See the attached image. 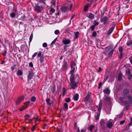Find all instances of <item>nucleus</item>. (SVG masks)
<instances>
[{"label": "nucleus", "instance_id": "13d9d810", "mask_svg": "<svg viewBox=\"0 0 132 132\" xmlns=\"http://www.w3.org/2000/svg\"><path fill=\"white\" fill-rule=\"evenodd\" d=\"M108 78V76L107 75H106L105 76L104 78V80H105V81H106V80Z\"/></svg>", "mask_w": 132, "mask_h": 132}, {"label": "nucleus", "instance_id": "1a4fd4ad", "mask_svg": "<svg viewBox=\"0 0 132 132\" xmlns=\"http://www.w3.org/2000/svg\"><path fill=\"white\" fill-rule=\"evenodd\" d=\"M24 97V96H22L19 98L16 102V104L18 105L19 103H20L23 100Z\"/></svg>", "mask_w": 132, "mask_h": 132}, {"label": "nucleus", "instance_id": "bf43d9fd", "mask_svg": "<svg viewBox=\"0 0 132 132\" xmlns=\"http://www.w3.org/2000/svg\"><path fill=\"white\" fill-rule=\"evenodd\" d=\"M42 53L41 52H39L38 54L37 55V57H41L42 55Z\"/></svg>", "mask_w": 132, "mask_h": 132}, {"label": "nucleus", "instance_id": "6e6552de", "mask_svg": "<svg viewBox=\"0 0 132 132\" xmlns=\"http://www.w3.org/2000/svg\"><path fill=\"white\" fill-rule=\"evenodd\" d=\"M34 9L36 12H40L42 11V7L36 4L34 7Z\"/></svg>", "mask_w": 132, "mask_h": 132}, {"label": "nucleus", "instance_id": "4d7b16f0", "mask_svg": "<svg viewBox=\"0 0 132 132\" xmlns=\"http://www.w3.org/2000/svg\"><path fill=\"white\" fill-rule=\"evenodd\" d=\"M29 65L31 67H32L33 66V63L32 62H30L29 63Z\"/></svg>", "mask_w": 132, "mask_h": 132}, {"label": "nucleus", "instance_id": "2f4dec72", "mask_svg": "<svg viewBox=\"0 0 132 132\" xmlns=\"http://www.w3.org/2000/svg\"><path fill=\"white\" fill-rule=\"evenodd\" d=\"M50 98L47 99L46 100V102H47V104L50 105H51V103L50 102Z\"/></svg>", "mask_w": 132, "mask_h": 132}, {"label": "nucleus", "instance_id": "338daca9", "mask_svg": "<svg viewBox=\"0 0 132 132\" xmlns=\"http://www.w3.org/2000/svg\"><path fill=\"white\" fill-rule=\"evenodd\" d=\"M68 47V46L67 45H65L64 47V50H66L67 47Z\"/></svg>", "mask_w": 132, "mask_h": 132}, {"label": "nucleus", "instance_id": "bb28decb", "mask_svg": "<svg viewBox=\"0 0 132 132\" xmlns=\"http://www.w3.org/2000/svg\"><path fill=\"white\" fill-rule=\"evenodd\" d=\"M100 123L102 126H105L106 124L104 120H101L100 122Z\"/></svg>", "mask_w": 132, "mask_h": 132}, {"label": "nucleus", "instance_id": "412c9836", "mask_svg": "<svg viewBox=\"0 0 132 132\" xmlns=\"http://www.w3.org/2000/svg\"><path fill=\"white\" fill-rule=\"evenodd\" d=\"M16 74L18 76H21L23 74V72L20 70H19L17 71Z\"/></svg>", "mask_w": 132, "mask_h": 132}, {"label": "nucleus", "instance_id": "c9c22d12", "mask_svg": "<svg viewBox=\"0 0 132 132\" xmlns=\"http://www.w3.org/2000/svg\"><path fill=\"white\" fill-rule=\"evenodd\" d=\"M10 15L12 18H13L15 17L16 14L15 13L13 12L10 14Z\"/></svg>", "mask_w": 132, "mask_h": 132}, {"label": "nucleus", "instance_id": "de8ad7c7", "mask_svg": "<svg viewBox=\"0 0 132 132\" xmlns=\"http://www.w3.org/2000/svg\"><path fill=\"white\" fill-rule=\"evenodd\" d=\"M78 128L77 125V124L76 123H75L74 125V127L73 128L74 129V130H75L77 128Z\"/></svg>", "mask_w": 132, "mask_h": 132}, {"label": "nucleus", "instance_id": "680f3d73", "mask_svg": "<svg viewBox=\"0 0 132 132\" xmlns=\"http://www.w3.org/2000/svg\"><path fill=\"white\" fill-rule=\"evenodd\" d=\"M102 84V82H100L99 83V84H98V88H100Z\"/></svg>", "mask_w": 132, "mask_h": 132}, {"label": "nucleus", "instance_id": "aec40b11", "mask_svg": "<svg viewBox=\"0 0 132 132\" xmlns=\"http://www.w3.org/2000/svg\"><path fill=\"white\" fill-rule=\"evenodd\" d=\"M111 101V99L109 97H106L104 101L106 103V102H108L109 103Z\"/></svg>", "mask_w": 132, "mask_h": 132}, {"label": "nucleus", "instance_id": "c85d7f7f", "mask_svg": "<svg viewBox=\"0 0 132 132\" xmlns=\"http://www.w3.org/2000/svg\"><path fill=\"white\" fill-rule=\"evenodd\" d=\"M119 52H120V55L121 56L122 55V48L121 46H120L119 48Z\"/></svg>", "mask_w": 132, "mask_h": 132}, {"label": "nucleus", "instance_id": "f8f14e48", "mask_svg": "<svg viewBox=\"0 0 132 132\" xmlns=\"http://www.w3.org/2000/svg\"><path fill=\"white\" fill-rule=\"evenodd\" d=\"M92 4V2H90V4L89 3H88L87 5L85 6L84 7V11H87L88 10V7L90 6Z\"/></svg>", "mask_w": 132, "mask_h": 132}, {"label": "nucleus", "instance_id": "a18cd8bd", "mask_svg": "<svg viewBox=\"0 0 132 132\" xmlns=\"http://www.w3.org/2000/svg\"><path fill=\"white\" fill-rule=\"evenodd\" d=\"M97 35V34L96 31L92 33V36L94 37H96Z\"/></svg>", "mask_w": 132, "mask_h": 132}, {"label": "nucleus", "instance_id": "79ce46f5", "mask_svg": "<svg viewBox=\"0 0 132 132\" xmlns=\"http://www.w3.org/2000/svg\"><path fill=\"white\" fill-rule=\"evenodd\" d=\"M71 69L70 71V73H73V72H74L75 70V68H73L72 67V65L71 66Z\"/></svg>", "mask_w": 132, "mask_h": 132}, {"label": "nucleus", "instance_id": "423d86ee", "mask_svg": "<svg viewBox=\"0 0 132 132\" xmlns=\"http://www.w3.org/2000/svg\"><path fill=\"white\" fill-rule=\"evenodd\" d=\"M68 62L64 60L63 61V65L62 66V68L63 70H66L68 69Z\"/></svg>", "mask_w": 132, "mask_h": 132}, {"label": "nucleus", "instance_id": "6e6d98bb", "mask_svg": "<svg viewBox=\"0 0 132 132\" xmlns=\"http://www.w3.org/2000/svg\"><path fill=\"white\" fill-rule=\"evenodd\" d=\"M72 6H73V5H72V3H70V8L69 9V10H71V8H72Z\"/></svg>", "mask_w": 132, "mask_h": 132}, {"label": "nucleus", "instance_id": "8fccbe9b", "mask_svg": "<svg viewBox=\"0 0 132 132\" xmlns=\"http://www.w3.org/2000/svg\"><path fill=\"white\" fill-rule=\"evenodd\" d=\"M47 46V44L46 43H44L43 44V46L44 47H46Z\"/></svg>", "mask_w": 132, "mask_h": 132}, {"label": "nucleus", "instance_id": "052dcab7", "mask_svg": "<svg viewBox=\"0 0 132 132\" xmlns=\"http://www.w3.org/2000/svg\"><path fill=\"white\" fill-rule=\"evenodd\" d=\"M38 1L39 3H44V2L43 0H38Z\"/></svg>", "mask_w": 132, "mask_h": 132}, {"label": "nucleus", "instance_id": "49530a36", "mask_svg": "<svg viewBox=\"0 0 132 132\" xmlns=\"http://www.w3.org/2000/svg\"><path fill=\"white\" fill-rule=\"evenodd\" d=\"M123 115V113L121 112L119 115L118 117L119 118H121L122 117Z\"/></svg>", "mask_w": 132, "mask_h": 132}, {"label": "nucleus", "instance_id": "72a5a7b5", "mask_svg": "<svg viewBox=\"0 0 132 132\" xmlns=\"http://www.w3.org/2000/svg\"><path fill=\"white\" fill-rule=\"evenodd\" d=\"M79 32L77 31L75 33V38L77 39L78 37V35H79Z\"/></svg>", "mask_w": 132, "mask_h": 132}, {"label": "nucleus", "instance_id": "e2e57ef3", "mask_svg": "<svg viewBox=\"0 0 132 132\" xmlns=\"http://www.w3.org/2000/svg\"><path fill=\"white\" fill-rule=\"evenodd\" d=\"M125 121L124 120H123L122 121H121L120 122V124L121 125L123 124L125 122Z\"/></svg>", "mask_w": 132, "mask_h": 132}, {"label": "nucleus", "instance_id": "6ab92c4d", "mask_svg": "<svg viewBox=\"0 0 132 132\" xmlns=\"http://www.w3.org/2000/svg\"><path fill=\"white\" fill-rule=\"evenodd\" d=\"M55 11V10L53 8H52L49 11V13L50 15H52L53 13H54Z\"/></svg>", "mask_w": 132, "mask_h": 132}, {"label": "nucleus", "instance_id": "774afa93", "mask_svg": "<svg viewBox=\"0 0 132 132\" xmlns=\"http://www.w3.org/2000/svg\"><path fill=\"white\" fill-rule=\"evenodd\" d=\"M27 127H23V128H22L23 129V130H26L27 129Z\"/></svg>", "mask_w": 132, "mask_h": 132}, {"label": "nucleus", "instance_id": "20e7f679", "mask_svg": "<svg viewBox=\"0 0 132 132\" xmlns=\"http://www.w3.org/2000/svg\"><path fill=\"white\" fill-rule=\"evenodd\" d=\"M129 93V92L127 89H124L123 91L122 96L125 99H127Z\"/></svg>", "mask_w": 132, "mask_h": 132}, {"label": "nucleus", "instance_id": "ddd939ff", "mask_svg": "<svg viewBox=\"0 0 132 132\" xmlns=\"http://www.w3.org/2000/svg\"><path fill=\"white\" fill-rule=\"evenodd\" d=\"M63 44L65 45H67L69 44L71 42V40L70 39H65L63 40Z\"/></svg>", "mask_w": 132, "mask_h": 132}, {"label": "nucleus", "instance_id": "c756f323", "mask_svg": "<svg viewBox=\"0 0 132 132\" xmlns=\"http://www.w3.org/2000/svg\"><path fill=\"white\" fill-rule=\"evenodd\" d=\"M37 124L36 123L34 125L32 128L31 129V130L32 131H34L35 130V128L36 127Z\"/></svg>", "mask_w": 132, "mask_h": 132}, {"label": "nucleus", "instance_id": "864d4df0", "mask_svg": "<svg viewBox=\"0 0 132 132\" xmlns=\"http://www.w3.org/2000/svg\"><path fill=\"white\" fill-rule=\"evenodd\" d=\"M95 26H94V25L91 26V29L92 30H93L94 29L95 27Z\"/></svg>", "mask_w": 132, "mask_h": 132}, {"label": "nucleus", "instance_id": "4be33fe9", "mask_svg": "<svg viewBox=\"0 0 132 132\" xmlns=\"http://www.w3.org/2000/svg\"><path fill=\"white\" fill-rule=\"evenodd\" d=\"M127 98L128 99L130 103H132V96L130 95H128Z\"/></svg>", "mask_w": 132, "mask_h": 132}, {"label": "nucleus", "instance_id": "a19ab883", "mask_svg": "<svg viewBox=\"0 0 132 132\" xmlns=\"http://www.w3.org/2000/svg\"><path fill=\"white\" fill-rule=\"evenodd\" d=\"M55 34L56 35H59L60 34V31L59 30H57L55 31Z\"/></svg>", "mask_w": 132, "mask_h": 132}, {"label": "nucleus", "instance_id": "473e14b6", "mask_svg": "<svg viewBox=\"0 0 132 132\" xmlns=\"http://www.w3.org/2000/svg\"><path fill=\"white\" fill-rule=\"evenodd\" d=\"M64 110L66 111L68 109V105L67 103H65L64 104Z\"/></svg>", "mask_w": 132, "mask_h": 132}, {"label": "nucleus", "instance_id": "a878e982", "mask_svg": "<svg viewBox=\"0 0 132 132\" xmlns=\"http://www.w3.org/2000/svg\"><path fill=\"white\" fill-rule=\"evenodd\" d=\"M88 17L89 18L93 19L94 18V15L93 14L90 13L89 14Z\"/></svg>", "mask_w": 132, "mask_h": 132}, {"label": "nucleus", "instance_id": "7c9ffc66", "mask_svg": "<svg viewBox=\"0 0 132 132\" xmlns=\"http://www.w3.org/2000/svg\"><path fill=\"white\" fill-rule=\"evenodd\" d=\"M66 93V89L64 87H63V88L62 90V96H64L65 94Z\"/></svg>", "mask_w": 132, "mask_h": 132}, {"label": "nucleus", "instance_id": "393cba45", "mask_svg": "<svg viewBox=\"0 0 132 132\" xmlns=\"http://www.w3.org/2000/svg\"><path fill=\"white\" fill-rule=\"evenodd\" d=\"M94 128V126L93 125H91L89 127L88 130H90L91 132L93 131V129Z\"/></svg>", "mask_w": 132, "mask_h": 132}, {"label": "nucleus", "instance_id": "7ed1b4c3", "mask_svg": "<svg viewBox=\"0 0 132 132\" xmlns=\"http://www.w3.org/2000/svg\"><path fill=\"white\" fill-rule=\"evenodd\" d=\"M70 84L69 87H70V89H74L77 87V82H76L75 80L70 81Z\"/></svg>", "mask_w": 132, "mask_h": 132}, {"label": "nucleus", "instance_id": "dca6fc26", "mask_svg": "<svg viewBox=\"0 0 132 132\" xmlns=\"http://www.w3.org/2000/svg\"><path fill=\"white\" fill-rule=\"evenodd\" d=\"M71 74V76L70 77V81H73L74 80V77L75 75L73 73H70Z\"/></svg>", "mask_w": 132, "mask_h": 132}, {"label": "nucleus", "instance_id": "39448f33", "mask_svg": "<svg viewBox=\"0 0 132 132\" xmlns=\"http://www.w3.org/2000/svg\"><path fill=\"white\" fill-rule=\"evenodd\" d=\"M101 22L103 23L104 25L108 24L109 23V18L106 16H104L100 20Z\"/></svg>", "mask_w": 132, "mask_h": 132}, {"label": "nucleus", "instance_id": "4c0bfd02", "mask_svg": "<svg viewBox=\"0 0 132 132\" xmlns=\"http://www.w3.org/2000/svg\"><path fill=\"white\" fill-rule=\"evenodd\" d=\"M44 57L43 56H41L39 59V60L40 61L41 63H42L43 62L44 60Z\"/></svg>", "mask_w": 132, "mask_h": 132}, {"label": "nucleus", "instance_id": "9d476101", "mask_svg": "<svg viewBox=\"0 0 132 132\" xmlns=\"http://www.w3.org/2000/svg\"><path fill=\"white\" fill-rule=\"evenodd\" d=\"M61 11L65 12L68 10V7L66 6H61Z\"/></svg>", "mask_w": 132, "mask_h": 132}, {"label": "nucleus", "instance_id": "5fc2aeb1", "mask_svg": "<svg viewBox=\"0 0 132 132\" xmlns=\"http://www.w3.org/2000/svg\"><path fill=\"white\" fill-rule=\"evenodd\" d=\"M37 53L36 52L35 53L32 55V58L33 59L34 58V57H35L37 55Z\"/></svg>", "mask_w": 132, "mask_h": 132}, {"label": "nucleus", "instance_id": "0e129e2a", "mask_svg": "<svg viewBox=\"0 0 132 132\" xmlns=\"http://www.w3.org/2000/svg\"><path fill=\"white\" fill-rule=\"evenodd\" d=\"M75 16V14H73L72 15V16H71V17L70 20V21L71 20L74 18Z\"/></svg>", "mask_w": 132, "mask_h": 132}, {"label": "nucleus", "instance_id": "9b49d317", "mask_svg": "<svg viewBox=\"0 0 132 132\" xmlns=\"http://www.w3.org/2000/svg\"><path fill=\"white\" fill-rule=\"evenodd\" d=\"M114 27L113 26L111 28L108 30L107 32L106 33V35L107 36H109L110 35L112 32V31L114 30Z\"/></svg>", "mask_w": 132, "mask_h": 132}, {"label": "nucleus", "instance_id": "0eeeda50", "mask_svg": "<svg viewBox=\"0 0 132 132\" xmlns=\"http://www.w3.org/2000/svg\"><path fill=\"white\" fill-rule=\"evenodd\" d=\"M34 75V73L32 70H31L29 71V73L28 76V80H31L32 78V76Z\"/></svg>", "mask_w": 132, "mask_h": 132}, {"label": "nucleus", "instance_id": "37998d69", "mask_svg": "<svg viewBox=\"0 0 132 132\" xmlns=\"http://www.w3.org/2000/svg\"><path fill=\"white\" fill-rule=\"evenodd\" d=\"M93 24H94V25L95 26H96L98 25L99 24V23L98 22H97L95 20L94 21Z\"/></svg>", "mask_w": 132, "mask_h": 132}, {"label": "nucleus", "instance_id": "2eb2a0df", "mask_svg": "<svg viewBox=\"0 0 132 132\" xmlns=\"http://www.w3.org/2000/svg\"><path fill=\"white\" fill-rule=\"evenodd\" d=\"M104 93L107 94H109L110 93V90L109 88H106L104 90Z\"/></svg>", "mask_w": 132, "mask_h": 132}, {"label": "nucleus", "instance_id": "f3484780", "mask_svg": "<svg viewBox=\"0 0 132 132\" xmlns=\"http://www.w3.org/2000/svg\"><path fill=\"white\" fill-rule=\"evenodd\" d=\"M112 123L111 122L109 121L107 123L108 127L109 128H111L112 126Z\"/></svg>", "mask_w": 132, "mask_h": 132}, {"label": "nucleus", "instance_id": "f257e3e1", "mask_svg": "<svg viewBox=\"0 0 132 132\" xmlns=\"http://www.w3.org/2000/svg\"><path fill=\"white\" fill-rule=\"evenodd\" d=\"M102 103L101 102H100L99 103L98 106H97V107L98 108L97 110V113L96 115L95 116V119L96 120L99 119L100 116V114L102 109Z\"/></svg>", "mask_w": 132, "mask_h": 132}, {"label": "nucleus", "instance_id": "e433bc0d", "mask_svg": "<svg viewBox=\"0 0 132 132\" xmlns=\"http://www.w3.org/2000/svg\"><path fill=\"white\" fill-rule=\"evenodd\" d=\"M30 103V101H28L26 102H25L24 104V105L27 108L28 107L29 104Z\"/></svg>", "mask_w": 132, "mask_h": 132}, {"label": "nucleus", "instance_id": "69168bd1", "mask_svg": "<svg viewBox=\"0 0 132 132\" xmlns=\"http://www.w3.org/2000/svg\"><path fill=\"white\" fill-rule=\"evenodd\" d=\"M22 108L24 110L26 109L27 108V107H26L25 105L23 106Z\"/></svg>", "mask_w": 132, "mask_h": 132}, {"label": "nucleus", "instance_id": "09e8293b", "mask_svg": "<svg viewBox=\"0 0 132 132\" xmlns=\"http://www.w3.org/2000/svg\"><path fill=\"white\" fill-rule=\"evenodd\" d=\"M30 117V116L29 115H27L25 116V118L26 120H28L29 118Z\"/></svg>", "mask_w": 132, "mask_h": 132}, {"label": "nucleus", "instance_id": "ea45409f", "mask_svg": "<svg viewBox=\"0 0 132 132\" xmlns=\"http://www.w3.org/2000/svg\"><path fill=\"white\" fill-rule=\"evenodd\" d=\"M33 33H32L30 35V38H29V42H31V41L32 40V38H33Z\"/></svg>", "mask_w": 132, "mask_h": 132}, {"label": "nucleus", "instance_id": "f704fd0d", "mask_svg": "<svg viewBox=\"0 0 132 132\" xmlns=\"http://www.w3.org/2000/svg\"><path fill=\"white\" fill-rule=\"evenodd\" d=\"M51 3L52 4V5H53L54 6H55V0H51Z\"/></svg>", "mask_w": 132, "mask_h": 132}, {"label": "nucleus", "instance_id": "4468645a", "mask_svg": "<svg viewBox=\"0 0 132 132\" xmlns=\"http://www.w3.org/2000/svg\"><path fill=\"white\" fill-rule=\"evenodd\" d=\"M90 97V94L88 93L87 94L85 98L84 99V101L85 102H87L89 98Z\"/></svg>", "mask_w": 132, "mask_h": 132}, {"label": "nucleus", "instance_id": "f03ea898", "mask_svg": "<svg viewBox=\"0 0 132 132\" xmlns=\"http://www.w3.org/2000/svg\"><path fill=\"white\" fill-rule=\"evenodd\" d=\"M106 50L104 52V53L106 55H107L108 57H110L113 54L114 51V49H112L110 51L109 49H111V47H106L105 48Z\"/></svg>", "mask_w": 132, "mask_h": 132}, {"label": "nucleus", "instance_id": "603ef678", "mask_svg": "<svg viewBox=\"0 0 132 132\" xmlns=\"http://www.w3.org/2000/svg\"><path fill=\"white\" fill-rule=\"evenodd\" d=\"M70 101V99L69 97L66 99L65 101L67 102H69Z\"/></svg>", "mask_w": 132, "mask_h": 132}, {"label": "nucleus", "instance_id": "b1692460", "mask_svg": "<svg viewBox=\"0 0 132 132\" xmlns=\"http://www.w3.org/2000/svg\"><path fill=\"white\" fill-rule=\"evenodd\" d=\"M55 88L56 87L55 85H53L52 87L51 91L52 92L53 94H54V92L55 90Z\"/></svg>", "mask_w": 132, "mask_h": 132}, {"label": "nucleus", "instance_id": "3c124183", "mask_svg": "<svg viewBox=\"0 0 132 132\" xmlns=\"http://www.w3.org/2000/svg\"><path fill=\"white\" fill-rule=\"evenodd\" d=\"M120 101H121L122 103H124V100L123 98L122 97H120Z\"/></svg>", "mask_w": 132, "mask_h": 132}, {"label": "nucleus", "instance_id": "a211bd4d", "mask_svg": "<svg viewBox=\"0 0 132 132\" xmlns=\"http://www.w3.org/2000/svg\"><path fill=\"white\" fill-rule=\"evenodd\" d=\"M79 94H78L77 93L75 95V96L73 97V99L75 101H77L78 100V98H79Z\"/></svg>", "mask_w": 132, "mask_h": 132}, {"label": "nucleus", "instance_id": "cd10ccee", "mask_svg": "<svg viewBox=\"0 0 132 132\" xmlns=\"http://www.w3.org/2000/svg\"><path fill=\"white\" fill-rule=\"evenodd\" d=\"M127 45L128 46H129L132 44V40H129L126 43Z\"/></svg>", "mask_w": 132, "mask_h": 132}, {"label": "nucleus", "instance_id": "58836bf2", "mask_svg": "<svg viewBox=\"0 0 132 132\" xmlns=\"http://www.w3.org/2000/svg\"><path fill=\"white\" fill-rule=\"evenodd\" d=\"M36 100V98L35 97L33 96L32 97L31 99V101L33 102H35V101Z\"/></svg>", "mask_w": 132, "mask_h": 132}, {"label": "nucleus", "instance_id": "5701e85b", "mask_svg": "<svg viewBox=\"0 0 132 132\" xmlns=\"http://www.w3.org/2000/svg\"><path fill=\"white\" fill-rule=\"evenodd\" d=\"M122 74L121 73H119L118 76V79L119 80H121L122 79Z\"/></svg>", "mask_w": 132, "mask_h": 132}, {"label": "nucleus", "instance_id": "c03bdc74", "mask_svg": "<svg viewBox=\"0 0 132 132\" xmlns=\"http://www.w3.org/2000/svg\"><path fill=\"white\" fill-rule=\"evenodd\" d=\"M57 38H55L52 42L51 43V45H53L54 44H55L57 40Z\"/></svg>", "mask_w": 132, "mask_h": 132}]
</instances>
